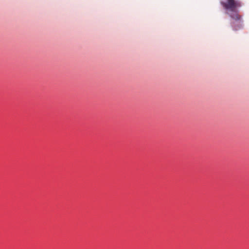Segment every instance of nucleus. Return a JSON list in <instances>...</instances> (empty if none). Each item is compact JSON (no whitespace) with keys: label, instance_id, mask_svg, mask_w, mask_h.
Wrapping results in <instances>:
<instances>
[{"label":"nucleus","instance_id":"f257e3e1","mask_svg":"<svg viewBox=\"0 0 249 249\" xmlns=\"http://www.w3.org/2000/svg\"><path fill=\"white\" fill-rule=\"evenodd\" d=\"M221 4L227 11L231 13H227L230 17L236 21H239L241 17L238 14V8L242 6V3L239 0H225V1H221Z\"/></svg>","mask_w":249,"mask_h":249},{"label":"nucleus","instance_id":"f03ea898","mask_svg":"<svg viewBox=\"0 0 249 249\" xmlns=\"http://www.w3.org/2000/svg\"><path fill=\"white\" fill-rule=\"evenodd\" d=\"M231 26L233 28V30L234 31H236L241 28V24L240 23L236 24L235 22H232L231 23Z\"/></svg>","mask_w":249,"mask_h":249}]
</instances>
